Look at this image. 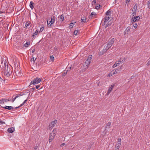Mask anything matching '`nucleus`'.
<instances>
[{"instance_id":"nucleus-43","label":"nucleus","mask_w":150,"mask_h":150,"mask_svg":"<svg viewBox=\"0 0 150 150\" xmlns=\"http://www.w3.org/2000/svg\"><path fill=\"white\" fill-rule=\"evenodd\" d=\"M54 57L53 56H51L50 57V59L51 60H54Z\"/></svg>"},{"instance_id":"nucleus-2","label":"nucleus","mask_w":150,"mask_h":150,"mask_svg":"<svg viewBox=\"0 0 150 150\" xmlns=\"http://www.w3.org/2000/svg\"><path fill=\"white\" fill-rule=\"evenodd\" d=\"M92 58V55H89L87 59L85 61L83 66L84 68L85 69H87L89 66L90 63L91 61Z\"/></svg>"},{"instance_id":"nucleus-38","label":"nucleus","mask_w":150,"mask_h":150,"mask_svg":"<svg viewBox=\"0 0 150 150\" xmlns=\"http://www.w3.org/2000/svg\"><path fill=\"white\" fill-rule=\"evenodd\" d=\"M100 5H98L97 6H96V8L97 10L99 9L100 8Z\"/></svg>"},{"instance_id":"nucleus-39","label":"nucleus","mask_w":150,"mask_h":150,"mask_svg":"<svg viewBox=\"0 0 150 150\" xmlns=\"http://www.w3.org/2000/svg\"><path fill=\"white\" fill-rule=\"evenodd\" d=\"M78 31H78V30L74 31V34L75 35H77V33H78Z\"/></svg>"},{"instance_id":"nucleus-41","label":"nucleus","mask_w":150,"mask_h":150,"mask_svg":"<svg viewBox=\"0 0 150 150\" xmlns=\"http://www.w3.org/2000/svg\"><path fill=\"white\" fill-rule=\"evenodd\" d=\"M115 63L117 65V66H119L120 64V63L118 61L116 62Z\"/></svg>"},{"instance_id":"nucleus-30","label":"nucleus","mask_w":150,"mask_h":150,"mask_svg":"<svg viewBox=\"0 0 150 150\" xmlns=\"http://www.w3.org/2000/svg\"><path fill=\"white\" fill-rule=\"evenodd\" d=\"M111 122H109L108 123H107V124L106 125V126L105 127L106 128H107V127H109L108 128H109L110 126L111 125Z\"/></svg>"},{"instance_id":"nucleus-19","label":"nucleus","mask_w":150,"mask_h":150,"mask_svg":"<svg viewBox=\"0 0 150 150\" xmlns=\"http://www.w3.org/2000/svg\"><path fill=\"white\" fill-rule=\"evenodd\" d=\"M38 31L37 30H36L35 32L33 33L32 37H33V38H35V37H36L35 36L37 34H38Z\"/></svg>"},{"instance_id":"nucleus-15","label":"nucleus","mask_w":150,"mask_h":150,"mask_svg":"<svg viewBox=\"0 0 150 150\" xmlns=\"http://www.w3.org/2000/svg\"><path fill=\"white\" fill-rule=\"evenodd\" d=\"M115 39L114 38H111L110 40L109 41L108 43H110L111 45H112L115 41Z\"/></svg>"},{"instance_id":"nucleus-7","label":"nucleus","mask_w":150,"mask_h":150,"mask_svg":"<svg viewBox=\"0 0 150 150\" xmlns=\"http://www.w3.org/2000/svg\"><path fill=\"white\" fill-rule=\"evenodd\" d=\"M140 19V17L139 16H134L131 19V22H134L137 21Z\"/></svg>"},{"instance_id":"nucleus-20","label":"nucleus","mask_w":150,"mask_h":150,"mask_svg":"<svg viewBox=\"0 0 150 150\" xmlns=\"http://www.w3.org/2000/svg\"><path fill=\"white\" fill-rule=\"evenodd\" d=\"M30 44V41L26 42V43L24 44V46L25 47H28V46Z\"/></svg>"},{"instance_id":"nucleus-50","label":"nucleus","mask_w":150,"mask_h":150,"mask_svg":"<svg viewBox=\"0 0 150 150\" xmlns=\"http://www.w3.org/2000/svg\"><path fill=\"white\" fill-rule=\"evenodd\" d=\"M22 106H21V105L20 106H18V107H15V108H15V109L18 108H20V107H21Z\"/></svg>"},{"instance_id":"nucleus-51","label":"nucleus","mask_w":150,"mask_h":150,"mask_svg":"<svg viewBox=\"0 0 150 150\" xmlns=\"http://www.w3.org/2000/svg\"><path fill=\"white\" fill-rule=\"evenodd\" d=\"M65 145V144L64 143H63L61 144L60 146L62 147L63 146H64Z\"/></svg>"},{"instance_id":"nucleus-60","label":"nucleus","mask_w":150,"mask_h":150,"mask_svg":"<svg viewBox=\"0 0 150 150\" xmlns=\"http://www.w3.org/2000/svg\"><path fill=\"white\" fill-rule=\"evenodd\" d=\"M134 76H131V78H130V80L131 79H133V78H134Z\"/></svg>"},{"instance_id":"nucleus-55","label":"nucleus","mask_w":150,"mask_h":150,"mask_svg":"<svg viewBox=\"0 0 150 150\" xmlns=\"http://www.w3.org/2000/svg\"><path fill=\"white\" fill-rule=\"evenodd\" d=\"M40 85H37L36 86V89H38L40 87Z\"/></svg>"},{"instance_id":"nucleus-12","label":"nucleus","mask_w":150,"mask_h":150,"mask_svg":"<svg viewBox=\"0 0 150 150\" xmlns=\"http://www.w3.org/2000/svg\"><path fill=\"white\" fill-rule=\"evenodd\" d=\"M15 131V128L14 127H11L8 129L7 131L10 133H12Z\"/></svg>"},{"instance_id":"nucleus-53","label":"nucleus","mask_w":150,"mask_h":150,"mask_svg":"<svg viewBox=\"0 0 150 150\" xmlns=\"http://www.w3.org/2000/svg\"><path fill=\"white\" fill-rule=\"evenodd\" d=\"M96 3V0H94L92 2V4H95Z\"/></svg>"},{"instance_id":"nucleus-37","label":"nucleus","mask_w":150,"mask_h":150,"mask_svg":"<svg viewBox=\"0 0 150 150\" xmlns=\"http://www.w3.org/2000/svg\"><path fill=\"white\" fill-rule=\"evenodd\" d=\"M27 100H28V99H27L25 100H24V102L22 104H21V105L22 106L27 101Z\"/></svg>"},{"instance_id":"nucleus-54","label":"nucleus","mask_w":150,"mask_h":150,"mask_svg":"<svg viewBox=\"0 0 150 150\" xmlns=\"http://www.w3.org/2000/svg\"><path fill=\"white\" fill-rule=\"evenodd\" d=\"M91 146H89L88 147H87V150H89L90 149Z\"/></svg>"},{"instance_id":"nucleus-13","label":"nucleus","mask_w":150,"mask_h":150,"mask_svg":"<svg viewBox=\"0 0 150 150\" xmlns=\"http://www.w3.org/2000/svg\"><path fill=\"white\" fill-rule=\"evenodd\" d=\"M110 18V16H105V21L104 24H106V23L109 20Z\"/></svg>"},{"instance_id":"nucleus-64","label":"nucleus","mask_w":150,"mask_h":150,"mask_svg":"<svg viewBox=\"0 0 150 150\" xmlns=\"http://www.w3.org/2000/svg\"><path fill=\"white\" fill-rule=\"evenodd\" d=\"M14 96L13 95V98L14 97Z\"/></svg>"},{"instance_id":"nucleus-21","label":"nucleus","mask_w":150,"mask_h":150,"mask_svg":"<svg viewBox=\"0 0 150 150\" xmlns=\"http://www.w3.org/2000/svg\"><path fill=\"white\" fill-rule=\"evenodd\" d=\"M111 11L110 10H108L106 13V15L107 16H111L110 14Z\"/></svg>"},{"instance_id":"nucleus-25","label":"nucleus","mask_w":150,"mask_h":150,"mask_svg":"<svg viewBox=\"0 0 150 150\" xmlns=\"http://www.w3.org/2000/svg\"><path fill=\"white\" fill-rule=\"evenodd\" d=\"M57 120H55L53 122L51 123V124L52 125V127H53L55 125L57 122Z\"/></svg>"},{"instance_id":"nucleus-49","label":"nucleus","mask_w":150,"mask_h":150,"mask_svg":"<svg viewBox=\"0 0 150 150\" xmlns=\"http://www.w3.org/2000/svg\"><path fill=\"white\" fill-rule=\"evenodd\" d=\"M150 65V60L147 63L146 65L149 66Z\"/></svg>"},{"instance_id":"nucleus-56","label":"nucleus","mask_w":150,"mask_h":150,"mask_svg":"<svg viewBox=\"0 0 150 150\" xmlns=\"http://www.w3.org/2000/svg\"><path fill=\"white\" fill-rule=\"evenodd\" d=\"M130 0H126L125 2L126 3H127L130 2Z\"/></svg>"},{"instance_id":"nucleus-26","label":"nucleus","mask_w":150,"mask_h":150,"mask_svg":"<svg viewBox=\"0 0 150 150\" xmlns=\"http://www.w3.org/2000/svg\"><path fill=\"white\" fill-rule=\"evenodd\" d=\"M121 145L119 144H117L115 146V148L116 149V150H119V148L120 146Z\"/></svg>"},{"instance_id":"nucleus-14","label":"nucleus","mask_w":150,"mask_h":150,"mask_svg":"<svg viewBox=\"0 0 150 150\" xmlns=\"http://www.w3.org/2000/svg\"><path fill=\"white\" fill-rule=\"evenodd\" d=\"M15 73L16 74V75L19 76H20L22 75L21 72L20 71H18L17 70H16V69H15Z\"/></svg>"},{"instance_id":"nucleus-48","label":"nucleus","mask_w":150,"mask_h":150,"mask_svg":"<svg viewBox=\"0 0 150 150\" xmlns=\"http://www.w3.org/2000/svg\"><path fill=\"white\" fill-rule=\"evenodd\" d=\"M110 25V24H109L108 23L106 24V25H105V28H107L108 27L109 25Z\"/></svg>"},{"instance_id":"nucleus-5","label":"nucleus","mask_w":150,"mask_h":150,"mask_svg":"<svg viewBox=\"0 0 150 150\" xmlns=\"http://www.w3.org/2000/svg\"><path fill=\"white\" fill-rule=\"evenodd\" d=\"M137 6V4H135L134 6L132 12V17L136 15V11Z\"/></svg>"},{"instance_id":"nucleus-58","label":"nucleus","mask_w":150,"mask_h":150,"mask_svg":"<svg viewBox=\"0 0 150 150\" xmlns=\"http://www.w3.org/2000/svg\"><path fill=\"white\" fill-rule=\"evenodd\" d=\"M35 49H34L33 50H32V53H34L35 52Z\"/></svg>"},{"instance_id":"nucleus-52","label":"nucleus","mask_w":150,"mask_h":150,"mask_svg":"<svg viewBox=\"0 0 150 150\" xmlns=\"http://www.w3.org/2000/svg\"><path fill=\"white\" fill-rule=\"evenodd\" d=\"M118 141H119V142H121V139L120 138H118Z\"/></svg>"},{"instance_id":"nucleus-16","label":"nucleus","mask_w":150,"mask_h":150,"mask_svg":"<svg viewBox=\"0 0 150 150\" xmlns=\"http://www.w3.org/2000/svg\"><path fill=\"white\" fill-rule=\"evenodd\" d=\"M34 4V3L33 2V1H31L30 2V7L32 9H33L34 8V6H33Z\"/></svg>"},{"instance_id":"nucleus-33","label":"nucleus","mask_w":150,"mask_h":150,"mask_svg":"<svg viewBox=\"0 0 150 150\" xmlns=\"http://www.w3.org/2000/svg\"><path fill=\"white\" fill-rule=\"evenodd\" d=\"M147 5L148 6V8L149 9H150V0H149V1H148Z\"/></svg>"},{"instance_id":"nucleus-35","label":"nucleus","mask_w":150,"mask_h":150,"mask_svg":"<svg viewBox=\"0 0 150 150\" xmlns=\"http://www.w3.org/2000/svg\"><path fill=\"white\" fill-rule=\"evenodd\" d=\"M4 102L3 99L0 100V104H4Z\"/></svg>"},{"instance_id":"nucleus-10","label":"nucleus","mask_w":150,"mask_h":150,"mask_svg":"<svg viewBox=\"0 0 150 150\" xmlns=\"http://www.w3.org/2000/svg\"><path fill=\"white\" fill-rule=\"evenodd\" d=\"M114 86V84L110 86V87L109 88L107 93L108 95H109L110 93Z\"/></svg>"},{"instance_id":"nucleus-9","label":"nucleus","mask_w":150,"mask_h":150,"mask_svg":"<svg viewBox=\"0 0 150 150\" xmlns=\"http://www.w3.org/2000/svg\"><path fill=\"white\" fill-rule=\"evenodd\" d=\"M131 29V28L130 26H128L124 31V35H125L127 34H128L129 33V32L130 31V30Z\"/></svg>"},{"instance_id":"nucleus-17","label":"nucleus","mask_w":150,"mask_h":150,"mask_svg":"<svg viewBox=\"0 0 150 150\" xmlns=\"http://www.w3.org/2000/svg\"><path fill=\"white\" fill-rule=\"evenodd\" d=\"M81 21L82 22H83L84 23L86 22V17L85 16H83L81 18Z\"/></svg>"},{"instance_id":"nucleus-61","label":"nucleus","mask_w":150,"mask_h":150,"mask_svg":"<svg viewBox=\"0 0 150 150\" xmlns=\"http://www.w3.org/2000/svg\"><path fill=\"white\" fill-rule=\"evenodd\" d=\"M32 89H33V90H35V88H32Z\"/></svg>"},{"instance_id":"nucleus-24","label":"nucleus","mask_w":150,"mask_h":150,"mask_svg":"<svg viewBox=\"0 0 150 150\" xmlns=\"http://www.w3.org/2000/svg\"><path fill=\"white\" fill-rule=\"evenodd\" d=\"M55 16H54L52 15L51 16V20H52V21L53 23H54L55 22Z\"/></svg>"},{"instance_id":"nucleus-28","label":"nucleus","mask_w":150,"mask_h":150,"mask_svg":"<svg viewBox=\"0 0 150 150\" xmlns=\"http://www.w3.org/2000/svg\"><path fill=\"white\" fill-rule=\"evenodd\" d=\"M30 24V22L28 21V22H27L25 24V28H27L28 26H29V25Z\"/></svg>"},{"instance_id":"nucleus-40","label":"nucleus","mask_w":150,"mask_h":150,"mask_svg":"<svg viewBox=\"0 0 150 150\" xmlns=\"http://www.w3.org/2000/svg\"><path fill=\"white\" fill-rule=\"evenodd\" d=\"M36 59V58H35L34 57L32 58L31 59V61H33L34 62H35Z\"/></svg>"},{"instance_id":"nucleus-27","label":"nucleus","mask_w":150,"mask_h":150,"mask_svg":"<svg viewBox=\"0 0 150 150\" xmlns=\"http://www.w3.org/2000/svg\"><path fill=\"white\" fill-rule=\"evenodd\" d=\"M109 48H110L108 47V46L107 45L106 46H105L103 49L104 51L106 52L107 50L109 49Z\"/></svg>"},{"instance_id":"nucleus-46","label":"nucleus","mask_w":150,"mask_h":150,"mask_svg":"<svg viewBox=\"0 0 150 150\" xmlns=\"http://www.w3.org/2000/svg\"><path fill=\"white\" fill-rule=\"evenodd\" d=\"M107 46L108 47L110 48L112 46L111 45L110 43H108L107 44Z\"/></svg>"},{"instance_id":"nucleus-45","label":"nucleus","mask_w":150,"mask_h":150,"mask_svg":"<svg viewBox=\"0 0 150 150\" xmlns=\"http://www.w3.org/2000/svg\"><path fill=\"white\" fill-rule=\"evenodd\" d=\"M67 73V71L66 72H64V73H63L62 74V76H64L66 75Z\"/></svg>"},{"instance_id":"nucleus-32","label":"nucleus","mask_w":150,"mask_h":150,"mask_svg":"<svg viewBox=\"0 0 150 150\" xmlns=\"http://www.w3.org/2000/svg\"><path fill=\"white\" fill-rule=\"evenodd\" d=\"M44 25H42V26L40 28V32H42L43 31V30H44Z\"/></svg>"},{"instance_id":"nucleus-18","label":"nucleus","mask_w":150,"mask_h":150,"mask_svg":"<svg viewBox=\"0 0 150 150\" xmlns=\"http://www.w3.org/2000/svg\"><path fill=\"white\" fill-rule=\"evenodd\" d=\"M121 64L124 62L125 61V59L124 58H121L118 61Z\"/></svg>"},{"instance_id":"nucleus-36","label":"nucleus","mask_w":150,"mask_h":150,"mask_svg":"<svg viewBox=\"0 0 150 150\" xmlns=\"http://www.w3.org/2000/svg\"><path fill=\"white\" fill-rule=\"evenodd\" d=\"M133 25L134 27V28H137V23H134L133 24Z\"/></svg>"},{"instance_id":"nucleus-11","label":"nucleus","mask_w":150,"mask_h":150,"mask_svg":"<svg viewBox=\"0 0 150 150\" xmlns=\"http://www.w3.org/2000/svg\"><path fill=\"white\" fill-rule=\"evenodd\" d=\"M0 106L2 108H4L5 109H7L8 110H12L14 108L13 107L11 106H5V107H2L1 106V105H0Z\"/></svg>"},{"instance_id":"nucleus-63","label":"nucleus","mask_w":150,"mask_h":150,"mask_svg":"<svg viewBox=\"0 0 150 150\" xmlns=\"http://www.w3.org/2000/svg\"><path fill=\"white\" fill-rule=\"evenodd\" d=\"M16 64V63H15V62H14V64Z\"/></svg>"},{"instance_id":"nucleus-1","label":"nucleus","mask_w":150,"mask_h":150,"mask_svg":"<svg viewBox=\"0 0 150 150\" xmlns=\"http://www.w3.org/2000/svg\"><path fill=\"white\" fill-rule=\"evenodd\" d=\"M0 66L2 70L4 71V75L7 77H9L11 74V66H8L7 62L5 60L4 62L3 61L1 62Z\"/></svg>"},{"instance_id":"nucleus-4","label":"nucleus","mask_w":150,"mask_h":150,"mask_svg":"<svg viewBox=\"0 0 150 150\" xmlns=\"http://www.w3.org/2000/svg\"><path fill=\"white\" fill-rule=\"evenodd\" d=\"M41 79L40 78L36 77L31 82V84H36L39 83L41 81Z\"/></svg>"},{"instance_id":"nucleus-34","label":"nucleus","mask_w":150,"mask_h":150,"mask_svg":"<svg viewBox=\"0 0 150 150\" xmlns=\"http://www.w3.org/2000/svg\"><path fill=\"white\" fill-rule=\"evenodd\" d=\"M23 96V95H21V93H20V94H17L16 95L15 97H16V98H17L19 97L20 96Z\"/></svg>"},{"instance_id":"nucleus-22","label":"nucleus","mask_w":150,"mask_h":150,"mask_svg":"<svg viewBox=\"0 0 150 150\" xmlns=\"http://www.w3.org/2000/svg\"><path fill=\"white\" fill-rule=\"evenodd\" d=\"M96 13L92 12L91 13V15L89 16V18H91L93 16V15H96Z\"/></svg>"},{"instance_id":"nucleus-3","label":"nucleus","mask_w":150,"mask_h":150,"mask_svg":"<svg viewBox=\"0 0 150 150\" xmlns=\"http://www.w3.org/2000/svg\"><path fill=\"white\" fill-rule=\"evenodd\" d=\"M56 129H55L53 130L52 132L50 134V139L49 140L50 142H51L52 140L54 138L56 134Z\"/></svg>"},{"instance_id":"nucleus-59","label":"nucleus","mask_w":150,"mask_h":150,"mask_svg":"<svg viewBox=\"0 0 150 150\" xmlns=\"http://www.w3.org/2000/svg\"><path fill=\"white\" fill-rule=\"evenodd\" d=\"M37 149V147H34V150H36Z\"/></svg>"},{"instance_id":"nucleus-57","label":"nucleus","mask_w":150,"mask_h":150,"mask_svg":"<svg viewBox=\"0 0 150 150\" xmlns=\"http://www.w3.org/2000/svg\"><path fill=\"white\" fill-rule=\"evenodd\" d=\"M117 144H119L121 145V142H119V141H117Z\"/></svg>"},{"instance_id":"nucleus-31","label":"nucleus","mask_w":150,"mask_h":150,"mask_svg":"<svg viewBox=\"0 0 150 150\" xmlns=\"http://www.w3.org/2000/svg\"><path fill=\"white\" fill-rule=\"evenodd\" d=\"M3 101H4V103L5 102H8V101H11V100H10L9 99H4V98H3Z\"/></svg>"},{"instance_id":"nucleus-23","label":"nucleus","mask_w":150,"mask_h":150,"mask_svg":"<svg viewBox=\"0 0 150 150\" xmlns=\"http://www.w3.org/2000/svg\"><path fill=\"white\" fill-rule=\"evenodd\" d=\"M76 23V22L75 21V22H73V23H71L70 25H69V27L71 28H73L74 25V24Z\"/></svg>"},{"instance_id":"nucleus-8","label":"nucleus","mask_w":150,"mask_h":150,"mask_svg":"<svg viewBox=\"0 0 150 150\" xmlns=\"http://www.w3.org/2000/svg\"><path fill=\"white\" fill-rule=\"evenodd\" d=\"M47 26L49 28H50L51 27L53 23L52 20H51L50 19L49 20H47Z\"/></svg>"},{"instance_id":"nucleus-29","label":"nucleus","mask_w":150,"mask_h":150,"mask_svg":"<svg viewBox=\"0 0 150 150\" xmlns=\"http://www.w3.org/2000/svg\"><path fill=\"white\" fill-rule=\"evenodd\" d=\"M64 15L63 14H62L61 15L60 17V19L61 20V21H64Z\"/></svg>"},{"instance_id":"nucleus-44","label":"nucleus","mask_w":150,"mask_h":150,"mask_svg":"<svg viewBox=\"0 0 150 150\" xmlns=\"http://www.w3.org/2000/svg\"><path fill=\"white\" fill-rule=\"evenodd\" d=\"M4 124H5V123L4 122L0 120V125H3Z\"/></svg>"},{"instance_id":"nucleus-47","label":"nucleus","mask_w":150,"mask_h":150,"mask_svg":"<svg viewBox=\"0 0 150 150\" xmlns=\"http://www.w3.org/2000/svg\"><path fill=\"white\" fill-rule=\"evenodd\" d=\"M117 66V65L115 63V64H114V65H112V67L113 68H115V67H116Z\"/></svg>"},{"instance_id":"nucleus-6","label":"nucleus","mask_w":150,"mask_h":150,"mask_svg":"<svg viewBox=\"0 0 150 150\" xmlns=\"http://www.w3.org/2000/svg\"><path fill=\"white\" fill-rule=\"evenodd\" d=\"M119 71V70L117 69H115L114 70L111 71L109 74L108 76H112L114 75L115 74H117L118 73V72Z\"/></svg>"},{"instance_id":"nucleus-42","label":"nucleus","mask_w":150,"mask_h":150,"mask_svg":"<svg viewBox=\"0 0 150 150\" xmlns=\"http://www.w3.org/2000/svg\"><path fill=\"white\" fill-rule=\"evenodd\" d=\"M16 99V97H14V98H13V99H12V100H11V101H12V102L13 103V102H14V100H15Z\"/></svg>"},{"instance_id":"nucleus-62","label":"nucleus","mask_w":150,"mask_h":150,"mask_svg":"<svg viewBox=\"0 0 150 150\" xmlns=\"http://www.w3.org/2000/svg\"><path fill=\"white\" fill-rule=\"evenodd\" d=\"M22 92H21V93H21V95H24V94H22Z\"/></svg>"}]
</instances>
